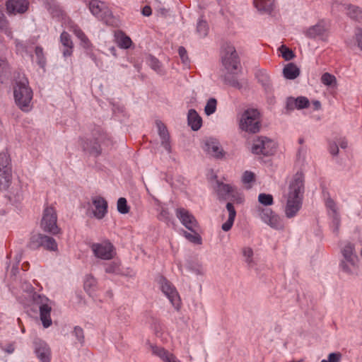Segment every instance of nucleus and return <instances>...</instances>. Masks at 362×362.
<instances>
[{
	"instance_id": "f257e3e1",
	"label": "nucleus",
	"mask_w": 362,
	"mask_h": 362,
	"mask_svg": "<svg viewBox=\"0 0 362 362\" xmlns=\"http://www.w3.org/2000/svg\"><path fill=\"white\" fill-rule=\"evenodd\" d=\"M304 192V175L297 172L290 182L288 193L286 196L285 214L288 218H292L300 210Z\"/></svg>"
},
{
	"instance_id": "f03ea898",
	"label": "nucleus",
	"mask_w": 362,
	"mask_h": 362,
	"mask_svg": "<svg viewBox=\"0 0 362 362\" xmlns=\"http://www.w3.org/2000/svg\"><path fill=\"white\" fill-rule=\"evenodd\" d=\"M13 94L16 105L23 111H28L33 99V90L27 78H23L16 82Z\"/></svg>"
},
{
	"instance_id": "7ed1b4c3",
	"label": "nucleus",
	"mask_w": 362,
	"mask_h": 362,
	"mask_svg": "<svg viewBox=\"0 0 362 362\" xmlns=\"http://www.w3.org/2000/svg\"><path fill=\"white\" fill-rule=\"evenodd\" d=\"M221 62L228 74H235L240 70V61L235 47L225 43L221 49Z\"/></svg>"
},
{
	"instance_id": "20e7f679",
	"label": "nucleus",
	"mask_w": 362,
	"mask_h": 362,
	"mask_svg": "<svg viewBox=\"0 0 362 362\" xmlns=\"http://www.w3.org/2000/svg\"><path fill=\"white\" fill-rule=\"evenodd\" d=\"M240 128L250 133L258 132L260 129L259 112L256 109H247L240 119Z\"/></svg>"
},
{
	"instance_id": "39448f33",
	"label": "nucleus",
	"mask_w": 362,
	"mask_h": 362,
	"mask_svg": "<svg viewBox=\"0 0 362 362\" xmlns=\"http://www.w3.org/2000/svg\"><path fill=\"white\" fill-rule=\"evenodd\" d=\"M51 14L54 17H61L62 19H67L68 28L72 31L74 35L81 40V43L84 46H88L90 41L83 30L78 27V25L74 23L65 13V12L54 3H52V6L49 8Z\"/></svg>"
},
{
	"instance_id": "423d86ee",
	"label": "nucleus",
	"mask_w": 362,
	"mask_h": 362,
	"mask_svg": "<svg viewBox=\"0 0 362 362\" xmlns=\"http://www.w3.org/2000/svg\"><path fill=\"white\" fill-rule=\"evenodd\" d=\"M34 303L38 306L40 317L44 327L47 328L52 325L50 313L52 311V301L45 296L34 293L33 296Z\"/></svg>"
},
{
	"instance_id": "0eeeda50",
	"label": "nucleus",
	"mask_w": 362,
	"mask_h": 362,
	"mask_svg": "<svg viewBox=\"0 0 362 362\" xmlns=\"http://www.w3.org/2000/svg\"><path fill=\"white\" fill-rule=\"evenodd\" d=\"M89 9L93 15L103 21L107 25H112L115 19L111 9L107 4L99 0H91Z\"/></svg>"
},
{
	"instance_id": "6e6552de",
	"label": "nucleus",
	"mask_w": 362,
	"mask_h": 362,
	"mask_svg": "<svg viewBox=\"0 0 362 362\" xmlns=\"http://www.w3.org/2000/svg\"><path fill=\"white\" fill-rule=\"evenodd\" d=\"M57 222V215L55 209L53 206H47L44 209L41 221L42 230L54 235L61 233V228Z\"/></svg>"
},
{
	"instance_id": "1a4fd4ad",
	"label": "nucleus",
	"mask_w": 362,
	"mask_h": 362,
	"mask_svg": "<svg viewBox=\"0 0 362 362\" xmlns=\"http://www.w3.org/2000/svg\"><path fill=\"white\" fill-rule=\"evenodd\" d=\"M344 259L341 266L342 269L347 273H354L356 272L358 258L354 252V245L351 243H347L341 250Z\"/></svg>"
},
{
	"instance_id": "9d476101",
	"label": "nucleus",
	"mask_w": 362,
	"mask_h": 362,
	"mask_svg": "<svg viewBox=\"0 0 362 362\" xmlns=\"http://www.w3.org/2000/svg\"><path fill=\"white\" fill-rule=\"evenodd\" d=\"M11 167L10 157L7 153H0V187L6 189L11 180Z\"/></svg>"
},
{
	"instance_id": "9b49d317",
	"label": "nucleus",
	"mask_w": 362,
	"mask_h": 362,
	"mask_svg": "<svg viewBox=\"0 0 362 362\" xmlns=\"http://www.w3.org/2000/svg\"><path fill=\"white\" fill-rule=\"evenodd\" d=\"M274 142L266 137H258L254 141L252 152L255 154L268 156L274 152Z\"/></svg>"
},
{
	"instance_id": "f8f14e48",
	"label": "nucleus",
	"mask_w": 362,
	"mask_h": 362,
	"mask_svg": "<svg viewBox=\"0 0 362 362\" xmlns=\"http://www.w3.org/2000/svg\"><path fill=\"white\" fill-rule=\"evenodd\" d=\"M91 250L95 257L103 259H111L115 255L114 246L107 241L92 244Z\"/></svg>"
},
{
	"instance_id": "ddd939ff",
	"label": "nucleus",
	"mask_w": 362,
	"mask_h": 362,
	"mask_svg": "<svg viewBox=\"0 0 362 362\" xmlns=\"http://www.w3.org/2000/svg\"><path fill=\"white\" fill-rule=\"evenodd\" d=\"M176 216L181 221L182 225L189 230L195 231L199 229L197 221L188 210L184 208H177L176 209Z\"/></svg>"
},
{
	"instance_id": "4468645a",
	"label": "nucleus",
	"mask_w": 362,
	"mask_h": 362,
	"mask_svg": "<svg viewBox=\"0 0 362 362\" xmlns=\"http://www.w3.org/2000/svg\"><path fill=\"white\" fill-rule=\"evenodd\" d=\"M161 289L170 300L173 305L176 309H179L180 305V296L173 285L166 279H163L161 282Z\"/></svg>"
},
{
	"instance_id": "2eb2a0df",
	"label": "nucleus",
	"mask_w": 362,
	"mask_h": 362,
	"mask_svg": "<svg viewBox=\"0 0 362 362\" xmlns=\"http://www.w3.org/2000/svg\"><path fill=\"white\" fill-rule=\"evenodd\" d=\"M28 1L27 0H8L6 2V10L8 13H23L28 10Z\"/></svg>"
},
{
	"instance_id": "dca6fc26",
	"label": "nucleus",
	"mask_w": 362,
	"mask_h": 362,
	"mask_svg": "<svg viewBox=\"0 0 362 362\" xmlns=\"http://www.w3.org/2000/svg\"><path fill=\"white\" fill-rule=\"evenodd\" d=\"M93 204L95 207L94 216L98 219L103 218L107 211V201L101 197H96L93 199Z\"/></svg>"
},
{
	"instance_id": "f3484780",
	"label": "nucleus",
	"mask_w": 362,
	"mask_h": 362,
	"mask_svg": "<svg viewBox=\"0 0 362 362\" xmlns=\"http://www.w3.org/2000/svg\"><path fill=\"white\" fill-rule=\"evenodd\" d=\"M204 151L215 158H222L223 151L218 141L213 139H207L204 144Z\"/></svg>"
},
{
	"instance_id": "a211bd4d",
	"label": "nucleus",
	"mask_w": 362,
	"mask_h": 362,
	"mask_svg": "<svg viewBox=\"0 0 362 362\" xmlns=\"http://www.w3.org/2000/svg\"><path fill=\"white\" fill-rule=\"evenodd\" d=\"M156 126L158 129V134L161 139V144L168 152H171V146L170 142V135L165 124L160 121L156 122Z\"/></svg>"
},
{
	"instance_id": "6ab92c4d",
	"label": "nucleus",
	"mask_w": 362,
	"mask_h": 362,
	"mask_svg": "<svg viewBox=\"0 0 362 362\" xmlns=\"http://www.w3.org/2000/svg\"><path fill=\"white\" fill-rule=\"evenodd\" d=\"M60 42L64 47L63 55L64 57H70L73 53L74 49V43L70 35L67 32L63 31L60 35Z\"/></svg>"
},
{
	"instance_id": "aec40b11",
	"label": "nucleus",
	"mask_w": 362,
	"mask_h": 362,
	"mask_svg": "<svg viewBox=\"0 0 362 362\" xmlns=\"http://www.w3.org/2000/svg\"><path fill=\"white\" fill-rule=\"evenodd\" d=\"M35 353L37 358L42 362H49L50 349L44 342L35 344Z\"/></svg>"
},
{
	"instance_id": "412c9836",
	"label": "nucleus",
	"mask_w": 362,
	"mask_h": 362,
	"mask_svg": "<svg viewBox=\"0 0 362 362\" xmlns=\"http://www.w3.org/2000/svg\"><path fill=\"white\" fill-rule=\"evenodd\" d=\"M153 354L160 358L165 362H180L176 360L175 356L163 348L152 346Z\"/></svg>"
},
{
	"instance_id": "4be33fe9",
	"label": "nucleus",
	"mask_w": 362,
	"mask_h": 362,
	"mask_svg": "<svg viewBox=\"0 0 362 362\" xmlns=\"http://www.w3.org/2000/svg\"><path fill=\"white\" fill-rule=\"evenodd\" d=\"M187 119L188 124L193 130L197 131L202 127V119L194 110H189Z\"/></svg>"
},
{
	"instance_id": "5701e85b",
	"label": "nucleus",
	"mask_w": 362,
	"mask_h": 362,
	"mask_svg": "<svg viewBox=\"0 0 362 362\" xmlns=\"http://www.w3.org/2000/svg\"><path fill=\"white\" fill-rule=\"evenodd\" d=\"M115 37L117 44L121 48L128 49L132 45L131 38L121 30L115 32Z\"/></svg>"
},
{
	"instance_id": "b1692460",
	"label": "nucleus",
	"mask_w": 362,
	"mask_h": 362,
	"mask_svg": "<svg viewBox=\"0 0 362 362\" xmlns=\"http://www.w3.org/2000/svg\"><path fill=\"white\" fill-rule=\"evenodd\" d=\"M226 209L228 211V218L227 221L225 222L221 226V228L224 231H228L231 229V228L233 225V223H234L235 216H236V211L235 210V208H234L233 204L228 202L226 204Z\"/></svg>"
},
{
	"instance_id": "393cba45",
	"label": "nucleus",
	"mask_w": 362,
	"mask_h": 362,
	"mask_svg": "<svg viewBox=\"0 0 362 362\" xmlns=\"http://www.w3.org/2000/svg\"><path fill=\"white\" fill-rule=\"evenodd\" d=\"M283 74L287 79H295L299 76L300 69L296 64L289 63L284 68Z\"/></svg>"
},
{
	"instance_id": "a878e982",
	"label": "nucleus",
	"mask_w": 362,
	"mask_h": 362,
	"mask_svg": "<svg viewBox=\"0 0 362 362\" xmlns=\"http://www.w3.org/2000/svg\"><path fill=\"white\" fill-rule=\"evenodd\" d=\"M325 30L326 29L324 23L320 22L315 25L309 28L307 30L305 35L309 37L315 38L317 36L323 35V33L325 32Z\"/></svg>"
},
{
	"instance_id": "bb28decb",
	"label": "nucleus",
	"mask_w": 362,
	"mask_h": 362,
	"mask_svg": "<svg viewBox=\"0 0 362 362\" xmlns=\"http://www.w3.org/2000/svg\"><path fill=\"white\" fill-rule=\"evenodd\" d=\"M43 238V234L42 233H33L30 235L27 246L30 250H37L42 246V241Z\"/></svg>"
},
{
	"instance_id": "cd10ccee",
	"label": "nucleus",
	"mask_w": 362,
	"mask_h": 362,
	"mask_svg": "<svg viewBox=\"0 0 362 362\" xmlns=\"http://www.w3.org/2000/svg\"><path fill=\"white\" fill-rule=\"evenodd\" d=\"M42 239L41 247L49 251L55 252L57 250V243L53 238L43 234Z\"/></svg>"
},
{
	"instance_id": "c85d7f7f",
	"label": "nucleus",
	"mask_w": 362,
	"mask_h": 362,
	"mask_svg": "<svg viewBox=\"0 0 362 362\" xmlns=\"http://www.w3.org/2000/svg\"><path fill=\"white\" fill-rule=\"evenodd\" d=\"M347 15L356 21L362 20V8L357 6L349 5L347 7Z\"/></svg>"
},
{
	"instance_id": "c756f323",
	"label": "nucleus",
	"mask_w": 362,
	"mask_h": 362,
	"mask_svg": "<svg viewBox=\"0 0 362 362\" xmlns=\"http://www.w3.org/2000/svg\"><path fill=\"white\" fill-rule=\"evenodd\" d=\"M218 192L220 196L227 199L229 197H233L234 189L232 186L226 184H220L218 187Z\"/></svg>"
},
{
	"instance_id": "7c9ffc66",
	"label": "nucleus",
	"mask_w": 362,
	"mask_h": 362,
	"mask_svg": "<svg viewBox=\"0 0 362 362\" xmlns=\"http://www.w3.org/2000/svg\"><path fill=\"white\" fill-rule=\"evenodd\" d=\"M294 106L298 109L307 107L309 105V100L305 97H298L296 99H291L288 103V105Z\"/></svg>"
},
{
	"instance_id": "2f4dec72",
	"label": "nucleus",
	"mask_w": 362,
	"mask_h": 362,
	"mask_svg": "<svg viewBox=\"0 0 362 362\" xmlns=\"http://www.w3.org/2000/svg\"><path fill=\"white\" fill-rule=\"evenodd\" d=\"M254 4L259 11H269L272 8L274 0H255Z\"/></svg>"
},
{
	"instance_id": "473e14b6",
	"label": "nucleus",
	"mask_w": 362,
	"mask_h": 362,
	"mask_svg": "<svg viewBox=\"0 0 362 362\" xmlns=\"http://www.w3.org/2000/svg\"><path fill=\"white\" fill-rule=\"evenodd\" d=\"M321 82L327 86H335L337 85V78L334 75L327 72L322 75Z\"/></svg>"
},
{
	"instance_id": "72a5a7b5",
	"label": "nucleus",
	"mask_w": 362,
	"mask_h": 362,
	"mask_svg": "<svg viewBox=\"0 0 362 362\" xmlns=\"http://www.w3.org/2000/svg\"><path fill=\"white\" fill-rule=\"evenodd\" d=\"M198 230L195 231H192L193 233H188L187 231H184V236L191 243L194 244H202V238L197 233Z\"/></svg>"
},
{
	"instance_id": "f704fd0d",
	"label": "nucleus",
	"mask_w": 362,
	"mask_h": 362,
	"mask_svg": "<svg viewBox=\"0 0 362 362\" xmlns=\"http://www.w3.org/2000/svg\"><path fill=\"white\" fill-rule=\"evenodd\" d=\"M209 27L206 21L199 20L197 25V32L200 37H206L208 34Z\"/></svg>"
},
{
	"instance_id": "c9c22d12",
	"label": "nucleus",
	"mask_w": 362,
	"mask_h": 362,
	"mask_svg": "<svg viewBox=\"0 0 362 362\" xmlns=\"http://www.w3.org/2000/svg\"><path fill=\"white\" fill-rule=\"evenodd\" d=\"M0 30L4 31V33L8 35H11V30L8 27V22L6 19L4 14L0 10Z\"/></svg>"
},
{
	"instance_id": "e433bc0d",
	"label": "nucleus",
	"mask_w": 362,
	"mask_h": 362,
	"mask_svg": "<svg viewBox=\"0 0 362 362\" xmlns=\"http://www.w3.org/2000/svg\"><path fill=\"white\" fill-rule=\"evenodd\" d=\"M117 210L119 213L125 214L129 213V207L127 205V199L121 197L117 201Z\"/></svg>"
},
{
	"instance_id": "4c0bfd02",
	"label": "nucleus",
	"mask_w": 362,
	"mask_h": 362,
	"mask_svg": "<svg viewBox=\"0 0 362 362\" xmlns=\"http://www.w3.org/2000/svg\"><path fill=\"white\" fill-rule=\"evenodd\" d=\"M216 105H217L216 100L214 98H210L208 100V102L205 106V108H204L205 113L207 115H210L213 114L214 112H215V111L216 110Z\"/></svg>"
},
{
	"instance_id": "58836bf2",
	"label": "nucleus",
	"mask_w": 362,
	"mask_h": 362,
	"mask_svg": "<svg viewBox=\"0 0 362 362\" xmlns=\"http://www.w3.org/2000/svg\"><path fill=\"white\" fill-rule=\"evenodd\" d=\"M279 51L283 58L286 61L291 60L295 57L293 51L288 48L286 45H281L279 47Z\"/></svg>"
},
{
	"instance_id": "ea45409f",
	"label": "nucleus",
	"mask_w": 362,
	"mask_h": 362,
	"mask_svg": "<svg viewBox=\"0 0 362 362\" xmlns=\"http://www.w3.org/2000/svg\"><path fill=\"white\" fill-rule=\"evenodd\" d=\"M258 200L261 204L265 206H270L273 204V197L271 194H259Z\"/></svg>"
},
{
	"instance_id": "a19ab883",
	"label": "nucleus",
	"mask_w": 362,
	"mask_h": 362,
	"mask_svg": "<svg viewBox=\"0 0 362 362\" xmlns=\"http://www.w3.org/2000/svg\"><path fill=\"white\" fill-rule=\"evenodd\" d=\"M96 286V280L92 276H87L84 282V288L87 292L93 291Z\"/></svg>"
},
{
	"instance_id": "79ce46f5",
	"label": "nucleus",
	"mask_w": 362,
	"mask_h": 362,
	"mask_svg": "<svg viewBox=\"0 0 362 362\" xmlns=\"http://www.w3.org/2000/svg\"><path fill=\"white\" fill-rule=\"evenodd\" d=\"M119 267L120 264L119 262H111L105 267V272L107 273H118L120 270Z\"/></svg>"
},
{
	"instance_id": "37998d69",
	"label": "nucleus",
	"mask_w": 362,
	"mask_h": 362,
	"mask_svg": "<svg viewBox=\"0 0 362 362\" xmlns=\"http://www.w3.org/2000/svg\"><path fill=\"white\" fill-rule=\"evenodd\" d=\"M86 148L88 151V152L93 155L94 156H98L101 153V148L100 146L98 144V142H95L93 145L90 147H86Z\"/></svg>"
},
{
	"instance_id": "c03bdc74",
	"label": "nucleus",
	"mask_w": 362,
	"mask_h": 362,
	"mask_svg": "<svg viewBox=\"0 0 362 362\" xmlns=\"http://www.w3.org/2000/svg\"><path fill=\"white\" fill-rule=\"evenodd\" d=\"M341 358V354L339 352L331 353L327 359H323L321 362H339Z\"/></svg>"
},
{
	"instance_id": "a18cd8bd",
	"label": "nucleus",
	"mask_w": 362,
	"mask_h": 362,
	"mask_svg": "<svg viewBox=\"0 0 362 362\" xmlns=\"http://www.w3.org/2000/svg\"><path fill=\"white\" fill-rule=\"evenodd\" d=\"M255 180V174L250 171H246L243 176V182L245 184L250 183Z\"/></svg>"
},
{
	"instance_id": "49530a36",
	"label": "nucleus",
	"mask_w": 362,
	"mask_h": 362,
	"mask_svg": "<svg viewBox=\"0 0 362 362\" xmlns=\"http://www.w3.org/2000/svg\"><path fill=\"white\" fill-rule=\"evenodd\" d=\"M158 219L163 221H168L170 219L169 211L165 209H162L159 215Z\"/></svg>"
},
{
	"instance_id": "de8ad7c7",
	"label": "nucleus",
	"mask_w": 362,
	"mask_h": 362,
	"mask_svg": "<svg viewBox=\"0 0 362 362\" xmlns=\"http://www.w3.org/2000/svg\"><path fill=\"white\" fill-rule=\"evenodd\" d=\"M179 55L183 63H187L188 61V57L187 54V50L184 47H180L178 49Z\"/></svg>"
},
{
	"instance_id": "09e8293b",
	"label": "nucleus",
	"mask_w": 362,
	"mask_h": 362,
	"mask_svg": "<svg viewBox=\"0 0 362 362\" xmlns=\"http://www.w3.org/2000/svg\"><path fill=\"white\" fill-rule=\"evenodd\" d=\"M74 333L75 336L77 337V339H78V341L80 342H83V338H84L83 329L79 327H76L74 328Z\"/></svg>"
},
{
	"instance_id": "8fccbe9b",
	"label": "nucleus",
	"mask_w": 362,
	"mask_h": 362,
	"mask_svg": "<svg viewBox=\"0 0 362 362\" xmlns=\"http://www.w3.org/2000/svg\"><path fill=\"white\" fill-rule=\"evenodd\" d=\"M243 255L245 257H247V262H248V264H250L251 262H252V257L253 255V251L251 248L250 247H245L243 249Z\"/></svg>"
},
{
	"instance_id": "3c124183",
	"label": "nucleus",
	"mask_w": 362,
	"mask_h": 362,
	"mask_svg": "<svg viewBox=\"0 0 362 362\" xmlns=\"http://www.w3.org/2000/svg\"><path fill=\"white\" fill-rule=\"evenodd\" d=\"M332 223H333V227H334L333 232L336 235H338L339 231L340 221H339V218L337 216L333 218Z\"/></svg>"
},
{
	"instance_id": "603ef678",
	"label": "nucleus",
	"mask_w": 362,
	"mask_h": 362,
	"mask_svg": "<svg viewBox=\"0 0 362 362\" xmlns=\"http://www.w3.org/2000/svg\"><path fill=\"white\" fill-rule=\"evenodd\" d=\"M225 81L230 86L235 87L236 88L240 89L242 87L241 84L235 78L228 79V78H225Z\"/></svg>"
},
{
	"instance_id": "864d4df0",
	"label": "nucleus",
	"mask_w": 362,
	"mask_h": 362,
	"mask_svg": "<svg viewBox=\"0 0 362 362\" xmlns=\"http://www.w3.org/2000/svg\"><path fill=\"white\" fill-rule=\"evenodd\" d=\"M356 39L358 42V47L362 50V30H357V32L356 33Z\"/></svg>"
},
{
	"instance_id": "5fc2aeb1",
	"label": "nucleus",
	"mask_w": 362,
	"mask_h": 362,
	"mask_svg": "<svg viewBox=\"0 0 362 362\" xmlns=\"http://www.w3.org/2000/svg\"><path fill=\"white\" fill-rule=\"evenodd\" d=\"M150 65L154 70H158L160 68L159 62L154 57H150Z\"/></svg>"
},
{
	"instance_id": "6e6d98bb",
	"label": "nucleus",
	"mask_w": 362,
	"mask_h": 362,
	"mask_svg": "<svg viewBox=\"0 0 362 362\" xmlns=\"http://www.w3.org/2000/svg\"><path fill=\"white\" fill-rule=\"evenodd\" d=\"M141 13L144 16H150L152 13V9L149 6H145L141 11Z\"/></svg>"
},
{
	"instance_id": "4d7b16f0",
	"label": "nucleus",
	"mask_w": 362,
	"mask_h": 362,
	"mask_svg": "<svg viewBox=\"0 0 362 362\" xmlns=\"http://www.w3.org/2000/svg\"><path fill=\"white\" fill-rule=\"evenodd\" d=\"M35 52L40 62L43 59V49L41 47H36Z\"/></svg>"
},
{
	"instance_id": "13d9d810",
	"label": "nucleus",
	"mask_w": 362,
	"mask_h": 362,
	"mask_svg": "<svg viewBox=\"0 0 362 362\" xmlns=\"http://www.w3.org/2000/svg\"><path fill=\"white\" fill-rule=\"evenodd\" d=\"M329 149V152L332 155H337L338 153V151H339L338 146L335 144H330Z\"/></svg>"
},
{
	"instance_id": "bf43d9fd",
	"label": "nucleus",
	"mask_w": 362,
	"mask_h": 362,
	"mask_svg": "<svg viewBox=\"0 0 362 362\" xmlns=\"http://www.w3.org/2000/svg\"><path fill=\"white\" fill-rule=\"evenodd\" d=\"M326 206L329 208L331 210H332L334 212L336 211V207H335V204L333 200L329 199L327 200L326 202Z\"/></svg>"
},
{
	"instance_id": "052dcab7",
	"label": "nucleus",
	"mask_w": 362,
	"mask_h": 362,
	"mask_svg": "<svg viewBox=\"0 0 362 362\" xmlns=\"http://www.w3.org/2000/svg\"><path fill=\"white\" fill-rule=\"evenodd\" d=\"M277 222V217L274 215L272 216L270 218H269V224L272 226V227H275L276 226V223Z\"/></svg>"
},
{
	"instance_id": "680f3d73",
	"label": "nucleus",
	"mask_w": 362,
	"mask_h": 362,
	"mask_svg": "<svg viewBox=\"0 0 362 362\" xmlns=\"http://www.w3.org/2000/svg\"><path fill=\"white\" fill-rule=\"evenodd\" d=\"M341 148H346L347 147V141L345 140H342L339 144Z\"/></svg>"
},
{
	"instance_id": "e2e57ef3",
	"label": "nucleus",
	"mask_w": 362,
	"mask_h": 362,
	"mask_svg": "<svg viewBox=\"0 0 362 362\" xmlns=\"http://www.w3.org/2000/svg\"><path fill=\"white\" fill-rule=\"evenodd\" d=\"M315 106H317V107L320 106V102H319V101H317V102L315 103Z\"/></svg>"
},
{
	"instance_id": "0e129e2a",
	"label": "nucleus",
	"mask_w": 362,
	"mask_h": 362,
	"mask_svg": "<svg viewBox=\"0 0 362 362\" xmlns=\"http://www.w3.org/2000/svg\"><path fill=\"white\" fill-rule=\"evenodd\" d=\"M299 143L300 144H303V139H299Z\"/></svg>"
}]
</instances>
